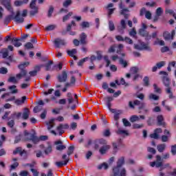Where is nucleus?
<instances>
[{
  "label": "nucleus",
  "mask_w": 176,
  "mask_h": 176,
  "mask_svg": "<svg viewBox=\"0 0 176 176\" xmlns=\"http://www.w3.org/2000/svg\"><path fill=\"white\" fill-rule=\"evenodd\" d=\"M124 157H120L116 162V166L112 168L113 176H127V170L122 168L124 166Z\"/></svg>",
  "instance_id": "obj_1"
},
{
  "label": "nucleus",
  "mask_w": 176,
  "mask_h": 176,
  "mask_svg": "<svg viewBox=\"0 0 176 176\" xmlns=\"http://www.w3.org/2000/svg\"><path fill=\"white\" fill-rule=\"evenodd\" d=\"M159 74L162 75V80L164 87H166L165 89L166 94H169V98H174L173 91H171V87H170V78H168V73L164 71H161Z\"/></svg>",
  "instance_id": "obj_2"
},
{
  "label": "nucleus",
  "mask_w": 176,
  "mask_h": 176,
  "mask_svg": "<svg viewBox=\"0 0 176 176\" xmlns=\"http://www.w3.org/2000/svg\"><path fill=\"white\" fill-rule=\"evenodd\" d=\"M156 160L154 162H150L151 167H156V168H160V171H163L164 168H172L169 163L163 164L162 162V157L159 155L155 156Z\"/></svg>",
  "instance_id": "obj_3"
},
{
  "label": "nucleus",
  "mask_w": 176,
  "mask_h": 176,
  "mask_svg": "<svg viewBox=\"0 0 176 176\" xmlns=\"http://www.w3.org/2000/svg\"><path fill=\"white\" fill-rule=\"evenodd\" d=\"M28 65H30V62H25L18 65V68L20 69V72L16 74V78L18 80H20L22 78H27L28 71L25 69V67H28Z\"/></svg>",
  "instance_id": "obj_4"
},
{
  "label": "nucleus",
  "mask_w": 176,
  "mask_h": 176,
  "mask_svg": "<svg viewBox=\"0 0 176 176\" xmlns=\"http://www.w3.org/2000/svg\"><path fill=\"white\" fill-rule=\"evenodd\" d=\"M135 105L139 107V109H144L145 108V103L138 100H135L133 102L132 101L129 102V108H131V109H134L135 108Z\"/></svg>",
  "instance_id": "obj_5"
},
{
  "label": "nucleus",
  "mask_w": 176,
  "mask_h": 176,
  "mask_svg": "<svg viewBox=\"0 0 176 176\" xmlns=\"http://www.w3.org/2000/svg\"><path fill=\"white\" fill-rule=\"evenodd\" d=\"M30 8L31 9L30 12V16H35L38 13V7H36V0H32Z\"/></svg>",
  "instance_id": "obj_6"
},
{
  "label": "nucleus",
  "mask_w": 176,
  "mask_h": 176,
  "mask_svg": "<svg viewBox=\"0 0 176 176\" xmlns=\"http://www.w3.org/2000/svg\"><path fill=\"white\" fill-rule=\"evenodd\" d=\"M57 79L60 83H65L68 79V73L65 70H63L61 74L58 75Z\"/></svg>",
  "instance_id": "obj_7"
},
{
  "label": "nucleus",
  "mask_w": 176,
  "mask_h": 176,
  "mask_svg": "<svg viewBox=\"0 0 176 176\" xmlns=\"http://www.w3.org/2000/svg\"><path fill=\"white\" fill-rule=\"evenodd\" d=\"M1 3L8 12H10L13 14V8H12V6L10 5V0H1Z\"/></svg>",
  "instance_id": "obj_8"
},
{
  "label": "nucleus",
  "mask_w": 176,
  "mask_h": 176,
  "mask_svg": "<svg viewBox=\"0 0 176 176\" xmlns=\"http://www.w3.org/2000/svg\"><path fill=\"white\" fill-rule=\"evenodd\" d=\"M126 21L122 19L120 21V25L117 27V30L120 34H124V30H126Z\"/></svg>",
  "instance_id": "obj_9"
},
{
  "label": "nucleus",
  "mask_w": 176,
  "mask_h": 176,
  "mask_svg": "<svg viewBox=\"0 0 176 176\" xmlns=\"http://www.w3.org/2000/svg\"><path fill=\"white\" fill-rule=\"evenodd\" d=\"M107 144H108V142H107V140H105V139H98L96 140H95V149H98V148H100V145H103L105 146L107 145Z\"/></svg>",
  "instance_id": "obj_10"
},
{
  "label": "nucleus",
  "mask_w": 176,
  "mask_h": 176,
  "mask_svg": "<svg viewBox=\"0 0 176 176\" xmlns=\"http://www.w3.org/2000/svg\"><path fill=\"white\" fill-rule=\"evenodd\" d=\"M54 43L56 46V47H58L60 49V45L65 46L67 45V42H65V40L61 39V38H56L54 41Z\"/></svg>",
  "instance_id": "obj_11"
},
{
  "label": "nucleus",
  "mask_w": 176,
  "mask_h": 176,
  "mask_svg": "<svg viewBox=\"0 0 176 176\" xmlns=\"http://www.w3.org/2000/svg\"><path fill=\"white\" fill-rule=\"evenodd\" d=\"M147 26L145 23H142V28L139 30V34L140 35H142V36H148V32L146 31Z\"/></svg>",
  "instance_id": "obj_12"
},
{
  "label": "nucleus",
  "mask_w": 176,
  "mask_h": 176,
  "mask_svg": "<svg viewBox=\"0 0 176 176\" xmlns=\"http://www.w3.org/2000/svg\"><path fill=\"white\" fill-rule=\"evenodd\" d=\"M140 119H142V120H145V116H137V115H133L132 116L129 120L131 122V123H134V122H140Z\"/></svg>",
  "instance_id": "obj_13"
},
{
  "label": "nucleus",
  "mask_w": 176,
  "mask_h": 176,
  "mask_svg": "<svg viewBox=\"0 0 176 176\" xmlns=\"http://www.w3.org/2000/svg\"><path fill=\"white\" fill-rule=\"evenodd\" d=\"M166 65V62L165 61H161L159 63H157L156 65L153 67L152 68V72H156L157 69H160L162 67H164Z\"/></svg>",
  "instance_id": "obj_14"
},
{
  "label": "nucleus",
  "mask_w": 176,
  "mask_h": 176,
  "mask_svg": "<svg viewBox=\"0 0 176 176\" xmlns=\"http://www.w3.org/2000/svg\"><path fill=\"white\" fill-rule=\"evenodd\" d=\"M10 96V93H6L1 96V98H6V102H9V101H14V100H16V97L14 96H12L10 98H9Z\"/></svg>",
  "instance_id": "obj_15"
},
{
  "label": "nucleus",
  "mask_w": 176,
  "mask_h": 176,
  "mask_svg": "<svg viewBox=\"0 0 176 176\" xmlns=\"http://www.w3.org/2000/svg\"><path fill=\"white\" fill-rule=\"evenodd\" d=\"M109 149H111L110 145L107 144V145L102 146L99 149V153H100V155H105L108 152V151H109Z\"/></svg>",
  "instance_id": "obj_16"
},
{
  "label": "nucleus",
  "mask_w": 176,
  "mask_h": 176,
  "mask_svg": "<svg viewBox=\"0 0 176 176\" xmlns=\"http://www.w3.org/2000/svg\"><path fill=\"white\" fill-rule=\"evenodd\" d=\"M26 141H32L33 144H38L41 140L38 136L36 135H31V138H25Z\"/></svg>",
  "instance_id": "obj_17"
},
{
  "label": "nucleus",
  "mask_w": 176,
  "mask_h": 176,
  "mask_svg": "<svg viewBox=\"0 0 176 176\" xmlns=\"http://www.w3.org/2000/svg\"><path fill=\"white\" fill-rule=\"evenodd\" d=\"M87 38V35H86V33L85 32L81 33V34L80 35V42L81 45L87 44V41H86Z\"/></svg>",
  "instance_id": "obj_18"
},
{
  "label": "nucleus",
  "mask_w": 176,
  "mask_h": 176,
  "mask_svg": "<svg viewBox=\"0 0 176 176\" xmlns=\"http://www.w3.org/2000/svg\"><path fill=\"white\" fill-rule=\"evenodd\" d=\"M157 121L158 126H166V122H164V118H163V116L160 115L157 117Z\"/></svg>",
  "instance_id": "obj_19"
},
{
  "label": "nucleus",
  "mask_w": 176,
  "mask_h": 176,
  "mask_svg": "<svg viewBox=\"0 0 176 176\" xmlns=\"http://www.w3.org/2000/svg\"><path fill=\"white\" fill-rule=\"evenodd\" d=\"M16 23H24V18L20 16V11H17L16 16H14Z\"/></svg>",
  "instance_id": "obj_20"
},
{
  "label": "nucleus",
  "mask_w": 176,
  "mask_h": 176,
  "mask_svg": "<svg viewBox=\"0 0 176 176\" xmlns=\"http://www.w3.org/2000/svg\"><path fill=\"white\" fill-rule=\"evenodd\" d=\"M21 112H14L11 114L10 118L8 119V120H10V119H16L17 120H19L20 118H21Z\"/></svg>",
  "instance_id": "obj_21"
},
{
  "label": "nucleus",
  "mask_w": 176,
  "mask_h": 176,
  "mask_svg": "<svg viewBox=\"0 0 176 176\" xmlns=\"http://www.w3.org/2000/svg\"><path fill=\"white\" fill-rule=\"evenodd\" d=\"M22 119L23 120H27L30 118V109L28 108H25L23 113L21 114Z\"/></svg>",
  "instance_id": "obj_22"
},
{
  "label": "nucleus",
  "mask_w": 176,
  "mask_h": 176,
  "mask_svg": "<svg viewBox=\"0 0 176 176\" xmlns=\"http://www.w3.org/2000/svg\"><path fill=\"white\" fill-rule=\"evenodd\" d=\"M30 76H27L25 78V82H30L31 80V76H36L38 75V73L36 71L33 70L29 72Z\"/></svg>",
  "instance_id": "obj_23"
},
{
  "label": "nucleus",
  "mask_w": 176,
  "mask_h": 176,
  "mask_svg": "<svg viewBox=\"0 0 176 176\" xmlns=\"http://www.w3.org/2000/svg\"><path fill=\"white\" fill-rule=\"evenodd\" d=\"M141 49L142 50H147V52H152V48L148 43H145L144 42L141 43Z\"/></svg>",
  "instance_id": "obj_24"
},
{
  "label": "nucleus",
  "mask_w": 176,
  "mask_h": 176,
  "mask_svg": "<svg viewBox=\"0 0 176 176\" xmlns=\"http://www.w3.org/2000/svg\"><path fill=\"white\" fill-rule=\"evenodd\" d=\"M26 100H27V96H23L21 98V100L20 99L15 100L14 104H16V105H23V104H24Z\"/></svg>",
  "instance_id": "obj_25"
},
{
  "label": "nucleus",
  "mask_w": 176,
  "mask_h": 176,
  "mask_svg": "<svg viewBox=\"0 0 176 176\" xmlns=\"http://www.w3.org/2000/svg\"><path fill=\"white\" fill-rule=\"evenodd\" d=\"M21 39L20 38H12V45H14V46H15V47H20V46H21Z\"/></svg>",
  "instance_id": "obj_26"
},
{
  "label": "nucleus",
  "mask_w": 176,
  "mask_h": 176,
  "mask_svg": "<svg viewBox=\"0 0 176 176\" xmlns=\"http://www.w3.org/2000/svg\"><path fill=\"white\" fill-rule=\"evenodd\" d=\"M166 146H167L166 145V144H160L157 146V149L158 152L162 153L164 152V151H166Z\"/></svg>",
  "instance_id": "obj_27"
},
{
  "label": "nucleus",
  "mask_w": 176,
  "mask_h": 176,
  "mask_svg": "<svg viewBox=\"0 0 176 176\" xmlns=\"http://www.w3.org/2000/svg\"><path fill=\"white\" fill-rule=\"evenodd\" d=\"M102 168H104V170H108V168H109V164L107 162H103L102 164L98 166V170H102Z\"/></svg>",
  "instance_id": "obj_28"
},
{
  "label": "nucleus",
  "mask_w": 176,
  "mask_h": 176,
  "mask_svg": "<svg viewBox=\"0 0 176 176\" xmlns=\"http://www.w3.org/2000/svg\"><path fill=\"white\" fill-rule=\"evenodd\" d=\"M148 98L149 100H151V101H159V99L160 98L159 97V96L154 94H150L148 96Z\"/></svg>",
  "instance_id": "obj_29"
},
{
  "label": "nucleus",
  "mask_w": 176,
  "mask_h": 176,
  "mask_svg": "<svg viewBox=\"0 0 176 176\" xmlns=\"http://www.w3.org/2000/svg\"><path fill=\"white\" fill-rule=\"evenodd\" d=\"M0 54H3V58H6L9 56V51L6 48H3L0 51Z\"/></svg>",
  "instance_id": "obj_30"
},
{
  "label": "nucleus",
  "mask_w": 176,
  "mask_h": 176,
  "mask_svg": "<svg viewBox=\"0 0 176 176\" xmlns=\"http://www.w3.org/2000/svg\"><path fill=\"white\" fill-rule=\"evenodd\" d=\"M55 164L56 166H57V167H62V166H67L68 164V160H67L66 161L56 162Z\"/></svg>",
  "instance_id": "obj_31"
},
{
  "label": "nucleus",
  "mask_w": 176,
  "mask_h": 176,
  "mask_svg": "<svg viewBox=\"0 0 176 176\" xmlns=\"http://www.w3.org/2000/svg\"><path fill=\"white\" fill-rule=\"evenodd\" d=\"M129 12V8H124L120 11V14H122V16H124V19H129V14H126Z\"/></svg>",
  "instance_id": "obj_32"
},
{
  "label": "nucleus",
  "mask_w": 176,
  "mask_h": 176,
  "mask_svg": "<svg viewBox=\"0 0 176 176\" xmlns=\"http://www.w3.org/2000/svg\"><path fill=\"white\" fill-rule=\"evenodd\" d=\"M116 133L118 135H129V132L126 130L122 129V128H118V130L116 131Z\"/></svg>",
  "instance_id": "obj_33"
},
{
  "label": "nucleus",
  "mask_w": 176,
  "mask_h": 176,
  "mask_svg": "<svg viewBox=\"0 0 176 176\" xmlns=\"http://www.w3.org/2000/svg\"><path fill=\"white\" fill-rule=\"evenodd\" d=\"M163 36H164L165 41H170V39H173L171 34L170 33H168V32H164Z\"/></svg>",
  "instance_id": "obj_34"
},
{
  "label": "nucleus",
  "mask_w": 176,
  "mask_h": 176,
  "mask_svg": "<svg viewBox=\"0 0 176 176\" xmlns=\"http://www.w3.org/2000/svg\"><path fill=\"white\" fill-rule=\"evenodd\" d=\"M74 151H75V146L71 145L69 146L67 150V156H71V155L74 153Z\"/></svg>",
  "instance_id": "obj_35"
},
{
  "label": "nucleus",
  "mask_w": 176,
  "mask_h": 176,
  "mask_svg": "<svg viewBox=\"0 0 176 176\" xmlns=\"http://www.w3.org/2000/svg\"><path fill=\"white\" fill-rule=\"evenodd\" d=\"M67 53L70 57H74V55L78 53V50L76 49H72V50H67Z\"/></svg>",
  "instance_id": "obj_36"
},
{
  "label": "nucleus",
  "mask_w": 176,
  "mask_h": 176,
  "mask_svg": "<svg viewBox=\"0 0 176 176\" xmlns=\"http://www.w3.org/2000/svg\"><path fill=\"white\" fill-rule=\"evenodd\" d=\"M53 12H54V7L53 6H50L49 10L47 12V17L49 18L52 17V15L53 14Z\"/></svg>",
  "instance_id": "obj_37"
},
{
  "label": "nucleus",
  "mask_w": 176,
  "mask_h": 176,
  "mask_svg": "<svg viewBox=\"0 0 176 176\" xmlns=\"http://www.w3.org/2000/svg\"><path fill=\"white\" fill-rule=\"evenodd\" d=\"M115 23H113V21H109V31H115Z\"/></svg>",
  "instance_id": "obj_38"
},
{
  "label": "nucleus",
  "mask_w": 176,
  "mask_h": 176,
  "mask_svg": "<svg viewBox=\"0 0 176 176\" xmlns=\"http://www.w3.org/2000/svg\"><path fill=\"white\" fill-rule=\"evenodd\" d=\"M52 65H53V60H49L45 65V71H50L52 69Z\"/></svg>",
  "instance_id": "obj_39"
},
{
  "label": "nucleus",
  "mask_w": 176,
  "mask_h": 176,
  "mask_svg": "<svg viewBox=\"0 0 176 176\" xmlns=\"http://www.w3.org/2000/svg\"><path fill=\"white\" fill-rule=\"evenodd\" d=\"M72 14H74V13L72 12H69L67 15H65L63 18V23H65L67 20H69V17H71Z\"/></svg>",
  "instance_id": "obj_40"
},
{
  "label": "nucleus",
  "mask_w": 176,
  "mask_h": 176,
  "mask_svg": "<svg viewBox=\"0 0 176 176\" xmlns=\"http://www.w3.org/2000/svg\"><path fill=\"white\" fill-rule=\"evenodd\" d=\"M119 63L121 65H122L123 68H126L128 65L126 60H124L123 58H120L119 60Z\"/></svg>",
  "instance_id": "obj_41"
},
{
  "label": "nucleus",
  "mask_w": 176,
  "mask_h": 176,
  "mask_svg": "<svg viewBox=\"0 0 176 176\" xmlns=\"http://www.w3.org/2000/svg\"><path fill=\"white\" fill-rule=\"evenodd\" d=\"M8 82H9L10 83H17V78L15 76H11L8 78Z\"/></svg>",
  "instance_id": "obj_42"
},
{
  "label": "nucleus",
  "mask_w": 176,
  "mask_h": 176,
  "mask_svg": "<svg viewBox=\"0 0 176 176\" xmlns=\"http://www.w3.org/2000/svg\"><path fill=\"white\" fill-rule=\"evenodd\" d=\"M154 91L157 93V94H162V89H160L159 87H157V85L154 84Z\"/></svg>",
  "instance_id": "obj_43"
},
{
  "label": "nucleus",
  "mask_w": 176,
  "mask_h": 176,
  "mask_svg": "<svg viewBox=\"0 0 176 176\" xmlns=\"http://www.w3.org/2000/svg\"><path fill=\"white\" fill-rule=\"evenodd\" d=\"M56 28H57V25H50L45 28V30L46 31H53V30H56Z\"/></svg>",
  "instance_id": "obj_44"
},
{
  "label": "nucleus",
  "mask_w": 176,
  "mask_h": 176,
  "mask_svg": "<svg viewBox=\"0 0 176 176\" xmlns=\"http://www.w3.org/2000/svg\"><path fill=\"white\" fill-rule=\"evenodd\" d=\"M80 27L82 28H89L90 27V23L88 21H83L80 23Z\"/></svg>",
  "instance_id": "obj_45"
},
{
  "label": "nucleus",
  "mask_w": 176,
  "mask_h": 176,
  "mask_svg": "<svg viewBox=\"0 0 176 176\" xmlns=\"http://www.w3.org/2000/svg\"><path fill=\"white\" fill-rule=\"evenodd\" d=\"M71 5H72V0H65L63 3L64 8H68Z\"/></svg>",
  "instance_id": "obj_46"
},
{
  "label": "nucleus",
  "mask_w": 176,
  "mask_h": 176,
  "mask_svg": "<svg viewBox=\"0 0 176 176\" xmlns=\"http://www.w3.org/2000/svg\"><path fill=\"white\" fill-rule=\"evenodd\" d=\"M87 60H89V57H85V58L80 60L78 63V67H82V65H83V63H86V61H87Z\"/></svg>",
  "instance_id": "obj_47"
},
{
  "label": "nucleus",
  "mask_w": 176,
  "mask_h": 176,
  "mask_svg": "<svg viewBox=\"0 0 176 176\" xmlns=\"http://www.w3.org/2000/svg\"><path fill=\"white\" fill-rule=\"evenodd\" d=\"M122 122L125 127L131 126V123H130V122H129V120H127L126 118L122 119Z\"/></svg>",
  "instance_id": "obj_48"
},
{
  "label": "nucleus",
  "mask_w": 176,
  "mask_h": 176,
  "mask_svg": "<svg viewBox=\"0 0 176 176\" xmlns=\"http://www.w3.org/2000/svg\"><path fill=\"white\" fill-rule=\"evenodd\" d=\"M144 82V86H146V87H148L149 86V77L145 76L143 79Z\"/></svg>",
  "instance_id": "obj_49"
},
{
  "label": "nucleus",
  "mask_w": 176,
  "mask_h": 176,
  "mask_svg": "<svg viewBox=\"0 0 176 176\" xmlns=\"http://www.w3.org/2000/svg\"><path fill=\"white\" fill-rule=\"evenodd\" d=\"M52 145H49L45 150V155H49V153H52Z\"/></svg>",
  "instance_id": "obj_50"
},
{
  "label": "nucleus",
  "mask_w": 176,
  "mask_h": 176,
  "mask_svg": "<svg viewBox=\"0 0 176 176\" xmlns=\"http://www.w3.org/2000/svg\"><path fill=\"white\" fill-rule=\"evenodd\" d=\"M122 113V110H118L117 112L114 114V120H119V116Z\"/></svg>",
  "instance_id": "obj_51"
},
{
  "label": "nucleus",
  "mask_w": 176,
  "mask_h": 176,
  "mask_svg": "<svg viewBox=\"0 0 176 176\" xmlns=\"http://www.w3.org/2000/svg\"><path fill=\"white\" fill-rule=\"evenodd\" d=\"M24 47H25V49H27L28 50H30V49H34V45L32 44V43H27L26 44H25Z\"/></svg>",
  "instance_id": "obj_52"
},
{
  "label": "nucleus",
  "mask_w": 176,
  "mask_h": 176,
  "mask_svg": "<svg viewBox=\"0 0 176 176\" xmlns=\"http://www.w3.org/2000/svg\"><path fill=\"white\" fill-rule=\"evenodd\" d=\"M14 120H11L7 122V126H8V127H10V129H13V127H14Z\"/></svg>",
  "instance_id": "obj_53"
},
{
  "label": "nucleus",
  "mask_w": 176,
  "mask_h": 176,
  "mask_svg": "<svg viewBox=\"0 0 176 176\" xmlns=\"http://www.w3.org/2000/svg\"><path fill=\"white\" fill-rule=\"evenodd\" d=\"M8 68L6 67H1L0 68V74L1 75H6V74H8Z\"/></svg>",
  "instance_id": "obj_54"
},
{
  "label": "nucleus",
  "mask_w": 176,
  "mask_h": 176,
  "mask_svg": "<svg viewBox=\"0 0 176 176\" xmlns=\"http://www.w3.org/2000/svg\"><path fill=\"white\" fill-rule=\"evenodd\" d=\"M104 137H110L111 136V131L109 129H106L102 133Z\"/></svg>",
  "instance_id": "obj_55"
},
{
  "label": "nucleus",
  "mask_w": 176,
  "mask_h": 176,
  "mask_svg": "<svg viewBox=\"0 0 176 176\" xmlns=\"http://www.w3.org/2000/svg\"><path fill=\"white\" fill-rule=\"evenodd\" d=\"M42 111V107L36 106L34 108L33 111L34 113H38V112H41Z\"/></svg>",
  "instance_id": "obj_56"
},
{
  "label": "nucleus",
  "mask_w": 176,
  "mask_h": 176,
  "mask_svg": "<svg viewBox=\"0 0 176 176\" xmlns=\"http://www.w3.org/2000/svg\"><path fill=\"white\" fill-rule=\"evenodd\" d=\"M162 13H163V9H162V8L160 7V8H157V10H156V15L157 16H162Z\"/></svg>",
  "instance_id": "obj_57"
},
{
  "label": "nucleus",
  "mask_w": 176,
  "mask_h": 176,
  "mask_svg": "<svg viewBox=\"0 0 176 176\" xmlns=\"http://www.w3.org/2000/svg\"><path fill=\"white\" fill-rule=\"evenodd\" d=\"M24 135L26 138H31V135H35V133H30L27 130L24 131Z\"/></svg>",
  "instance_id": "obj_58"
},
{
  "label": "nucleus",
  "mask_w": 176,
  "mask_h": 176,
  "mask_svg": "<svg viewBox=\"0 0 176 176\" xmlns=\"http://www.w3.org/2000/svg\"><path fill=\"white\" fill-rule=\"evenodd\" d=\"M129 35L130 36H135L137 35L135 28H133V29L129 32Z\"/></svg>",
  "instance_id": "obj_59"
},
{
  "label": "nucleus",
  "mask_w": 176,
  "mask_h": 176,
  "mask_svg": "<svg viewBox=\"0 0 176 176\" xmlns=\"http://www.w3.org/2000/svg\"><path fill=\"white\" fill-rule=\"evenodd\" d=\"M147 151L148 152H149L150 153H152L153 155H156V149H155L154 148L148 147Z\"/></svg>",
  "instance_id": "obj_60"
},
{
  "label": "nucleus",
  "mask_w": 176,
  "mask_h": 176,
  "mask_svg": "<svg viewBox=\"0 0 176 176\" xmlns=\"http://www.w3.org/2000/svg\"><path fill=\"white\" fill-rule=\"evenodd\" d=\"M67 148V146L63 145V144H60L56 146V151H64V149H65Z\"/></svg>",
  "instance_id": "obj_61"
},
{
  "label": "nucleus",
  "mask_w": 176,
  "mask_h": 176,
  "mask_svg": "<svg viewBox=\"0 0 176 176\" xmlns=\"http://www.w3.org/2000/svg\"><path fill=\"white\" fill-rule=\"evenodd\" d=\"M138 72V67H131V73L133 74V75H135Z\"/></svg>",
  "instance_id": "obj_62"
},
{
  "label": "nucleus",
  "mask_w": 176,
  "mask_h": 176,
  "mask_svg": "<svg viewBox=\"0 0 176 176\" xmlns=\"http://www.w3.org/2000/svg\"><path fill=\"white\" fill-rule=\"evenodd\" d=\"M170 152L172 155H175L176 154V144L171 146V150Z\"/></svg>",
  "instance_id": "obj_63"
},
{
  "label": "nucleus",
  "mask_w": 176,
  "mask_h": 176,
  "mask_svg": "<svg viewBox=\"0 0 176 176\" xmlns=\"http://www.w3.org/2000/svg\"><path fill=\"white\" fill-rule=\"evenodd\" d=\"M20 156H22L24 157V159H27V156H28V154L27 153V151L25 150H23L22 152L20 153Z\"/></svg>",
  "instance_id": "obj_64"
}]
</instances>
